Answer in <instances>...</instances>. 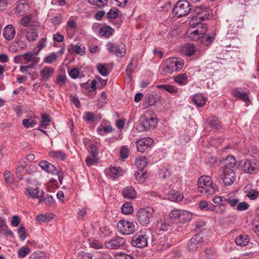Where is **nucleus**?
I'll use <instances>...</instances> for the list:
<instances>
[{
    "label": "nucleus",
    "instance_id": "45",
    "mask_svg": "<svg viewBox=\"0 0 259 259\" xmlns=\"http://www.w3.org/2000/svg\"><path fill=\"white\" fill-rule=\"evenodd\" d=\"M97 133L102 136L106 133H111L113 131V128L110 125L105 126L98 127L97 129Z\"/></svg>",
    "mask_w": 259,
    "mask_h": 259
},
{
    "label": "nucleus",
    "instance_id": "36",
    "mask_svg": "<svg viewBox=\"0 0 259 259\" xmlns=\"http://www.w3.org/2000/svg\"><path fill=\"white\" fill-rule=\"evenodd\" d=\"M113 31V29L111 27L105 26L100 29L99 33L103 36L109 37L112 35Z\"/></svg>",
    "mask_w": 259,
    "mask_h": 259
},
{
    "label": "nucleus",
    "instance_id": "56",
    "mask_svg": "<svg viewBox=\"0 0 259 259\" xmlns=\"http://www.w3.org/2000/svg\"><path fill=\"white\" fill-rule=\"evenodd\" d=\"M206 256L208 259H214L217 256V252L214 249L208 248L205 250Z\"/></svg>",
    "mask_w": 259,
    "mask_h": 259
},
{
    "label": "nucleus",
    "instance_id": "35",
    "mask_svg": "<svg viewBox=\"0 0 259 259\" xmlns=\"http://www.w3.org/2000/svg\"><path fill=\"white\" fill-rule=\"evenodd\" d=\"M215 37V33L212 32L211 34L203 35L200 38V41L204 46H208L210 44L213 40Z\"/></svg>",
    "mask_w": 259,
    "mask_h": 259
},
{
    "label": "nucleus",
    "instance_id": "3",
    "mask_svg": "<svg viewBox=\"0 0 259 259\" xmlns=\"http://www.w3.org/2000/svg\"><path fill=\"white\" fill-rule=\"evenodd\" d=\"M153 213L154 209L151 207L142 208L137 213V219L141 225L148 226L151 222Z\"/></svg>",
    "mask_w": 259,
    "mask_h": 259
},
{
    "label": "nucleus",
    "instance_id": "10",
    "mask_svg": "<svg viewBox=\"0 0 259 259\" xmlns=\"http://www.w3.org/2000/svg\"><path fill=\"white\" fill-rule=\"evenodd\" d=\"M203 243L202 237L199 234H196L190 240L188 244V248L190 251H195L201 248Z\"/></svg>",
    "mask_w": 259,
    "mask_h": 259
},
{
    "label": "nucleus",
    "instance_id": "19",
    "mask_svg": "<svg viewBox=\"0 0 259 259\" xmlns=\"http://www.w3.org/2000/svg\"><path fill=\"white\" fill-rule=\"evenodd\" d=\"M232 94L239 100H243L244 102H249L248 95L246 92L242 91L238 88L234 89L232 91Z\"/></svg>",
    "mask_w": 259,
    "mask_h": 259
},
{
    "label": "nucleus",
    "instance_id": "18",
    "mask_svg": "<svg viewBox=\"0 0 259 259\" xmlns=\"http://www.w3.org/2000/svg\"><path fill=\"white\" fill-rule=\"evenodd\" d=\"M192 102L198 107H203L206 101V98L200 93L192 95L191 97Z\"/></svg>",
    "mask_w": 259,
    "mask_h": 259
},
{
    "label": "nucleus",
    "instance_id": "20",
    "mask_svg": "<svg viewBox=\"0 0 259 259\" xmlns=\"http://www.w3.org/2000/svg\"><path fill=\"white\" fill-rule=\"evenodd\" d=\"M54 73V69L51 67H46L40 72L41 80L45 81L49 80Z\"/></svg>",
    "mask_w": 259,
    "mask_h": 259
},
{
    "label": "nucleus",
    "instance_id": "7",
    "mask_svg": "<svg viewBox=\"0 0 259 259\" xmlns=\"http://www.w3.org/2000/svg\"><path fill=\"white\" fill-rule=\"evenodd\" d=\"M241 169L246 174H255L259 169V162L253 159L246 160L241 166Z\"/></svg>",
    "mask_w": 259,
    "mask_h": 259
},
{
    "label": "nucleus",
    "instance_id": "50",
    "mask_svg": "<svg viewBox=\"0 0 259 259\" xmlns=\"http://www.w3.org/2000/svg\"><path fill=\"white\" fill-rule=\"evenodd\" d=\"M37 122L35 120L29 118V119H24L22 120V124L23 126L27 128L33 127L35 125H36Z\"/></svg>",
    "mask_w": 259,
    "mask_h": 259
},
{
    "label": "nucleus",
    "instance_id": "9",
    "mask_svg": "<svg viewBox=\"0 0 259 259\" xmlns=\"http://www.w3.org/2000/svg\"><path fill=\"white\" fill-rule=\"evenodd\" d=\"M106 47L110 53L115 55L118 57H123L125 54V50L123 47L117 45L113 42H108L106 45Z\"/></svg>",
    "mask_w": 259,
    "mask_h": 259
},
{
    "label": "nucleus",
    "instance_id": "28",
    "mask_svg": "<svg viewBox=\"0 0 259 259\" xmlns=\"http://www.w3.org/2000/svg\"><path fill=\"white\" fill-rule=\"evenodd\" d=\"M182 51L184 55L191 56L195 53L196 48L193 44H187L182 47Z\"/></svg>",
    "mask_w": 259,
    "mask_h": 259
},
{
    "label": "nucleus",
    "instance_id": "39",
    "mask_svg": "<svg viewBox=\"0 0 259 259\" xmlns=\"http://www.w3.org/2000/svg\"><path fill=\"white\" fill-rule=\"evenodd\" d=\"M208 123L210 126L215 130H219L222 128L221 123L217 117H211L208 120Z\"/></svg>",
    "mask_w": 259,
    "mask_h": 259
},
{
    "label": "nucleus",
    "instance_id": "11",
    "mask_svg": "<svg viewBox=\"0 0 259 259\" xmlns=\"http://www.w3.org/2000/svg\"><path fill=\"white\" fill-rule=\"evenodd\" d=\"M140 121V125L141 127H143V130L153 129L157 124V119L153 117L148 118L143 116L141 117Z\"/></svg>",
    "mask_w": 259,
    "mask_h": 259
},
{
    "label": "nucleus",
    "instance_id": "25",
    "mask_svg": "<svg viewBox=\"0 0 259 259\" xmlns=\"http://www.w3.org/2000/svg\"><path fill=\"white\" fill-rule=\"evenodd\" d=\"M29 9V5L23 0H20L17 5L16 11L18 13L23 15Z\"/></svg>",
    "mask_w": 259,
    "mask_h": 259
},
{
    "label": "nucleus",
    "instance_id": "57",
    "mask_svg": "<svg viewBox=\"0 0 259 259\" xmlns=\"http://www.w3.org/2000/svg\"><path fill=\"white\" fill-rule=\"evenodd\" d=\"M89 2L91 5L101 8L106 5L108 0H89Z\"/></svg>",
    "mask_w": 259,
    "mask_h": 259
},
{
    "label": "nucleus",
    "instance_id": "31",
    "mask_svg": "<svg viewBox=\"0 0 259 259\" xmlns=\"http://www.w3.org/2000/svg\"><path fill=\"white\" fill-rule=\"evenodd\" d=\"M193 215V213L182 209V214H181V218L180 220V223L181 224H185L188 222H189L191 220L192 218V215Z\"/></svg>",
    "mask_w": 259,
    "mask_h": 259
},
{
    "label": "nucleus",
    "instance_id": "54",
    "mask_svg": "<svg viewBox=\"0 0 259 259\" xmlns=\"http://www.w3.org/2000/svg\"><path fill=\"white\" fill-rule=\"evenodd\" d=\"M168 225L164 221L158 222L156 225V231L158 232L166 231L168 230Z\"/></svg>",
    "mask_w": 259,
    "mask_h": 259
},
{
    "label": "nucleus",
    "instance_id": "32",
    "mask_svg": "<svg viewBox=\"0 0 259 259\" xmlns=\"http://www.w3.org/2000/svg\"><path fill=\"white\" fill-rule=\"evenodd\" d=\"M54 217L53 213L40 214L36 216L35 219L39 223L42 222H49Z\"/></svg>",
    "mask_w": 259,
    "mask_h": 259
},
{
    "label": "nucleus",
    "instance_id": "47",
    "mask_svg": "<svg viewBox=\"0 0 259 259\" xmlns=\"http://www.w3.org/2000/svg\"><path fill=\"white\" fill-rule=\"evenodd\" d=\"M227 196H228L215 197L212 199V201L216 204L224 206L227 202Z\"/></svg>",
    "mask_w": 259,
    "mask_h": 259
},
{
    "label": "nucleus",
    "instance_id": "21",
    "mask_svg": "<svg viewBox=\"0 0 259 259\" xmlns=\"http://www.w3.org/2000/svg\"><path fill=\"white\" fill-rule=\"evenodd\" d=\"M182 211V209H175L172 210L168 214L170 221L174 223H180Z\"/></svg>",
    "mask_w": 259,
    "mask_h": 259
},
{
    "label": "nucleus",
    "instance_id": "64",
    "mask_svg": "<svg viewBox=\"0 0 259 259\" xmlns=\"http://www.w3.org/2000/svg\"><path fill=\"white\" fill-rule=\"evenodd\" d=\"M249 205L245 201L239 202L237 205V210L239 211H244L248 209Z\"/></svg>",
    "mask_w": 259,
    "mask_h": 259
},
{
    "label": "nucleus",
    "instance_id": "22",
    "mask_svg": "<svg viewBox=\"0 0 259 259\" xmlns=\"http://www.w3.org/2000/svg\"><path fill=\"white\" fill-rule=\"evenodd\" d=\"M26 63L33 64L35 65L39 62V58L36 57L32 52H28L22 54Z\"/></svg>",
    "mask_w": 259,
    "mask_h": 259
},
{
    "label": "nucleus",
    "instance_id": "58",
    "mask_svg": "<svg viewBox=\"0 0 259 259\" xmlns=\"http://www.w3.org/2000/svg\"><path fill=\"white\" fill-rule=\"evenodd\" d=\"M4 179L7 184L11 185L13 182V176L9 170H5L4 173Z\"/></svg>",
    "mask_w": 259,
    "mask_h": 259
},
{
    "label": "nucleus",
    "instance_id": "51",
    "mask_svg": "<svg viewBox=\"0 0 259 259\" xmlns=\"http://www.w3.org/2000/svg\"><path fill=\"white\" fill-rule=\"evenodd\" d=\"M66 76L64 74H59L58 75L55 83L59 87L64 86L66 83Z\"/></svg>",
    "mask_w": 259,
    "mask_h": 259
},
{
    "label": "nucleus",
    "instance_id": "26",
    "mask_svg": "<svg viewBox=\"0 0 259 259\" xmlns=\"http://www.w3.org/2000/svg\"><path fill=\"white\" fill-rule=\"evenodd\" d=\"M123 197L127 199H134L136 196V192L131 186L124 188L122 193Z\"/></svg>",
    "mask_w": 259,
    "mask_h": 259
},
{
    "label": "nucleus",
    "instance_id": "4",
    "mask_svg": "<svg viewBox=\"0 0 259 259\" xmlns=\"http://www.w3.org/2000/svg\"><path fill=\"white\" fill-rule=\"evenodd\" d=\"M190 5L187 1H178L173 9V14L178 18L187 15L190 12Z\"/></svg>",
    "mask_w": 259,
    "mask_h": 259
},
{
    "label": "nucleus",
    "instance_id": "27",
    "mask_svg": "<svg viewBox=\"0 0 259 259\" xmlns=\"http://www.w3.org/2000/svg\"><path fill=\"white\" fill-rule=\"evenodd\" d=\"M236 244L240 246H244L249 242V238L248 235L240 234L235 238Z\"/></svg>",
    "mask_w": 259,
    "mask_h": 259
},
{
    "label": "nucleus",
    "instance_id": "61",
    "mask_svg": "<svg viewBox=\"0 0 259 259\" xmlns=\"http://www.w3.org/2000/svg\"><path fill=\"white\" fill-rule=\"evenodd\" d=\"M189 37L193 40H200L202 35L195 29L189 34Z\"/></svg>",
    "mask_w": 259,
    "mask_h": 259
},
{
    "label": "nucleus",
    "instance_id": "30",
    "mask_svg": "<svg viewBox=\"0 0 259 259\" xmlns=\"http://www.w3.org/2000/svg\"><path fill=\"white\" fill-rule=\"evenodd\" d=\"M27 191L29 195L33 198H39L42 197L44 193L43 191H41V193L39 192L38 188H27Z\"/></svg>",
    "mask_w": 259,
    "mask_h": 259
},
{
    "label": "nucleus",
    "instance_id": "41",
    "mask_svg": "<svg viewBox=\"0 0 259 259\" xmlns=\"http://www.w3.org/2000/svg\"><path fill=\"white\" fill-rule=\"evenodd\" d=\"M7 233L11 235H13L12 232L8 229V226L4 219L0 217V233Z\"/></svg>",
    "mask_w": 259,
    "mask_h": 259
},
{
    "label": "nucleus",
    "instance_id": "5",
    "mask_svg": "<svg viewBox=\"0 0 259 259\" xmlns=\"http://www.w3.org/2000/svg\"><path fill=\"white\" fill-rule=\"evenodd\" d=\"M195 12L196 15L193 17L190 21L189 24L190 26H195L196 25V21L198 20L202 21L206 20L209 16L210 10L205 7H198L196 8Z\"/></svg>",
    "mask_w": 259,
    "mask_h": 259
},
{
    "label": "nucleus",
    "instance_id": "17",
    "mask_svg": "<svg viewBox=\"0 0 259 259\" xmlns=\"http://www.w3.org/2000/svg\"><path fill=\"white\" fill-rule=\"evenodd\" d=\"M39 166L45 171L53 175L58 174V170L56 167L49 162L42 160L39 162Z\"/></svg>",
    "mask_w": 259,
    "mask_h": 259
},
{
    "label": "nucleus",
    "instance_id": "62",
    "mask_svg": "<svg viewBox=\"0 0 259 259\" xmlns=\"http://www.w3.org/2000/svg\"><path fill=\"white\" fill-rule=\"evenodd\" d=\"M129 153L128 149L126 146H123L120 149V155L122 159L127 158L128 157Z\"/></svg>",
    "mask_w": 259,
    "mask_h": 259
},
{
    "label": "nucleus",
    "instance_id": "49",
    "mask_svg": "<svg viewBox=\"0 0 259 259\" xmlns=\"http://www.w3.org/2000/svg\"><path fill=\"white\" fill-rule=\"evenodd\" d=\"M50 116L45 114H42L41 116V124L40 127L46 128L47 126L49 125L50 122Z\"/></svg>",
    "mask_w": 259,
    "mask_h": 259
},
{
    "label": "nucleus",
    "instance_id": "40",
    "mask_svg": "<svg viewBox=\"0 0 259 259\" xmlns=\"http://www.w3.org/2000/svg\"><path fill=\"white\" fill-rule=\"evenodd\" d=\"M175 81L181 85H185L188 83V77L186 74H181L175 77Z\"/></svg>",
    "mask_w": 259,
    "mask_h": 259
},
{
    "label": "nucleus",
    "instance_id": "34",
    "mask_svg": "<svg viewBox=\"0 0 259 259\" xmlns=\"http://www.w3.org/2000/svg\"><path fill=\"white\" fill-rule=\"evenodd\" d=\"M183 194L180 192L172 191L168 194V198L171 201L180 202L183 198Z\"/></svg>",
    "mask_w": 259,
    "mask_h": 259
},
{
    "label": "nucleus",
    "instance_id": "8",
    "mask_svg": "<svg viewBox=\"0 0 259 259\" xmlns=\"http://www.w3.org/2000/svg\"><path fill=\"white\" fill-rule=\"evenodd\" d=\"M148 243V237L146 234L137 233L133 237L131 244L135 247L142 248L146 246Z\"/></svg>",
    "mask_w": 259,
    "mask_h": 259
},
{
    "label": "nucleus",
    "instance_id": "1",
    "mask_svg": "<svg viewBox=\"0 0 259 259\" xmlns=\"http://www.w3.org/2000/svg\"><path fill=\"white\" fill-rule=\"evenodd\" d=\"M198 189L200 193L205 196L212 195L218 191L216 185L212 183L210 177L208 176H203L199 178Z\"/></svg>",
    "mask_w": 259,
    "mask_h": 259
},
{
    "label": "nucleus",
    "instance_id": "2",
    "mask_svg": "<svg viewBox=\"0 0 259 259\" xmlns=\"http://www.w3.org/2000/svg\"><path fill=\"white\" fill-rule=\"evenodd\" d=\"M184 65V60L178 57L170 58L165 60L161 66V70L164 75L172 74L182 69Z\"/></svg>",
    "mask_w": 259,
    "mask_h": 259
},
{
    "label": "nucleus",
    "instance_id": "23",
    "mask_svg": "<svg viewBox=\"0 0 259 259\" xmlns=\"http://www.w3.org/2000/svg\"><path fill=\"white\" fill-rule=\"evenodd\" d=\"M4 37L7 40H11L15 35V29L11 25L6 26L3 30Z\"/></svg>",
    "mask_w": 259,
    "mask_h": 259
},
{
    "label": "nucleus",
    "instance_id": "38",
    "mask_svg": "<svg viewBox=\"0 0 259 259\" xmlns=\"http://www.w3.org/2000/svg\"><path fill=\"white\" fill-rule=\"evenodd\" d=\"M33 64H29L26 65H21L20 67V71L23 73H26L29 75H32L34 71L32 70L34 69Z\"/></svg>",
    "mask_w": 259,
    "mask_h": 259
},
{
    "label": "nucleus",
    "instance_id": "24",
    "mask_svg": "<svg viewBox=\"0 0 259 259\" xmlns=\"http://www.w3.org/2000/svg\"><path fill=\"white\" fill-rule=\"evenodd\" d=\"M68 52L72 54L75 53L76 54L80 55H83L85 52V49L84 47H81V46L77 45H70L68 47Z\"/></svg>",
    "mask_w": 259,
    "mask_h": 259
},
{
    "label": "nucleus",
    "instance_id": "55",
    "mask_svg": "<svg viewBox=\"0 0 259 259\" xmlns=\"http://www.w3.org/2000/svg\"><path fill=\"white\" fill-rule=\"evenodd\" d=\"M58 56L55 52L52 53L51 54L47 56L44 58V62L47 64H51L56 61Z\"/></svg>",
    "mask_w": 259,
    "mask_h": 259
},
{
    "label": "nucleus",
    "instance_id": "43",
    "mask_svg": "<svg viewBox=\"0 0 259 259\" xmlns=\"http://www.w3.org/2000/svg\"><path fill=\"white\" fill-rule=\"evenodd\" d=\"M49 155L53 158H56L61 160L66 158V154L61 151H52L49 152Z\"/></svg>",
    "mask_w": 259,
    "mask_h": 259
},
{
    "label": "nucleus",
    "instance_id": "52",
    "mask_svg": "<svg viewBox=\"0 0 259 259\" xmlns=\"http://www.w3.org/2000/svg\"><path fill=\"white\" fill-rule=\"evenodd\" d=\"M97 70L98 72L103 76H107L109 72L108 71L107 67L104 64H99L97 66Z\"/></svg>",
    "mask_w": 259,
    "mask_h": 259
},
{
    "label": "nucleus",
    "instance_id": "44",
    "mask_svg": "<svg viewBox=\"0 0 259 259\" xmlns=\"http://www.w3.org/2000/svg\"><path fill=\"white\" fill-rule=\"evenodd\" d=\"M134 211L133 207L130 202L124 203L121 207V211L123 214H129Z\"/></svg>",
    "mask_w": 259,
    "mask_h": 259
},
{
    "label": "nucleus",
    "instance_id": "29",
    "mask_svg": "<svg viewBox=\"0 0 259 259\" xmlns=\"http://www.w3.org/2000/svg\"><path fill=\"white\" fill-rule=\"evenodd\" d=\"M134 58L131 59L126 69V75L127 77L130 79L132 78V74L137 67V62L136 61L135 63H134Z\"/></svg>",
    "mask_w": 259,
    "mask_h": 259
},
{
    "label": "nucleus",
    "instance_id": "15",
    "mask_svg": "<svg viewBox=\"0 0 259 259\" xmlns=\"http://www.w3.org/2000/svg\"><path fill=\"white\" fill-rule=\"evenodd\" d=\"M222 178L225 185H231L234 182L236 179L235 171L223 170Z\"/></svg>",
    "mask_w": 259,
    "mask_h": 259
},
{
    "label": "nucleus",
    "instance_id": "60",
    "mask_svg": "<svg viewBox=\"0 0 259 259\" xmlns=\"http://www.w3.org/2000/svg\"><path fill=\"white\" fill-rule=\"evenodd\" d=\"M19 238L21 241H24L26 239V230L24 226L21 225L18 230Z\"/></svg>",
    "mask_w": 259,
    "mask_h": 259
},
{
    "label": "nucleus",
    "instance_id": "48",
    "mask_svg": "<svg viewBox=\"0 0 259 259\" xmlns=\"http://www.w3.org/2000/svg\"><path fill=\"white\" fill-rule=\"evenodd\" d=\"M158 87L161 89H164V90L168 92L171 94H176L178 93V89L176 87L169 85V84H161L158 85Z\"/></svg>",
    "mask_w": 259,
    "mask_h": 259
},
{
    "label": "nucleus",
    "instance_id": "6",
    "mask_svg": "<svg viewBox=\"0 0 259 259\" xmlns=\"http://www.w3.org/2000/svg\"><path fill=\"white\" fill-rule=\"evenodd\" d=\"M117 229L121 234L128 235L135 231V226L133 222L123 220L118 222Z\"/></svg>",
    "mask_w": 259,
    "mask_h": 259
},
{
    "label": "nucleus",
    "instance_id": "46",
    "mask_svg": "<svg viewBox=\"0 0 259 259\" xmlns=\"http://www.w3.org/2000/svg\"><path fill=\"white\" fill-rule=\"evenodd\" d=\"M98 159L97 155L90 154L88 156L85 160V162L88 166H90L97 164L98 163Z\"/></svg>",
    "mask_w": 259,
    "mask_h": 259
},
{
    "label": "nucleus",
    "instance_id": "63",
    "mask_svg": "<svg viewBox=\"0 0 259 259\" xmlns=\"http://www.w3.org/2000/svg\"><path fill=\"white\" fill-rule=\"evenodd\" d=\"M62 17L60 15H58L52 18L51 21L54 26H58L62 22Z\"/></svg>",
    "mask_w": 259,
    "mask_h": 259
},
{
    "label": "nucleus",
    "instance_id": "59",
    "mask_svg": "<svg viewBox=\"0 0 259 259\" xmlns=\"http://www.w3.org/2000/svg\"><path fill=\"white\" fill-rule=\"evenodd\" d=\"M30 251V249L26 246L21 247L18 251V256L20 257H25Z\"/></svg>",
    "mask_w": 259,
    "mask_h": 259
},
{
    "label": "nucleus",
    "instance_id": "53",
    "mask_svg": "<svg viewBox=\"0 0 259 259\" xmlns=\"http://www.w3.org/2000/svg\"><path fill=\"white\" fill-rule=\"evenodd\" d=\"M159 177L163 180L168 179L170 176V173L167 167H162L160 169Z\"/></svg>",
    "mask_w": 259,
    "mask_h": 259
},
{
    "label": "nucleus",
    "instance_id": "16",
    "mask_svg": "<svg viewBox=\"0 0 259 259\" xmlns=\"http://www.w3.org/2000/svg\"><path fill=\"white\" fill-rule=\"evenodd\" d=\"M107 176L112 180H115L123 174V171L119 167L111 166L106 170Z\"/></svg>",
    "mask_w": 259,
    "mask_h": 259
},
{
    "label": "nucleus",
    "instance_id": "37",
    "mask_svg": "<svg viewBox=\"0 0 259 259\" xmlns=\"http://www.w3.org/2000/svg\"><path fill=\"white\" fill-rule=\"evenodd\" d=\"M195 25V26H191V27L193 28H197L196 30L198 31V33H200L202 36L204 35L207 30L206 25L198 21H196Z\"/></svg>",
    "mask_w": 259,
    "mask_h": 259
},
{
    "label": "nucleus",
    "instance_id": "12",
    "mask_svg": "<svg viewBox=\"0 0 259 259\" xmlns=\"http://www.w3.org/2000/svg\"><path fill=\"white\" fill-rule=\"evenodd\" d=\"M153 142L154 140L153 139L149 137L140 139L136 143L137 150L139 152L143 153L146 149L148 148L152 145Z\"/></svg>",
    "mask_w": 259,
    "mask_h": 259
},
{
    "label": "nucleus",
    "instance_id": "14",
    "mask_svg": "<svg viewBox=\"0 0 259 259\" xmlns=\"http://www.w3.org/2000/svg\"><path fill=\"white\" fill-rule=\"evenodd\" d=\"M125 244V240L122 237L116 236L110 241L105 243V246L109 249H116Z\"/></svg>",
    "mask_w": 259,
    "mask_h": 259
},
{
    "label": "nucleus",
    "instance_id": "42",
    "mask_svg": "<svg viewBox=\"0 0 259 259\" xmlns=\"http://www.w3.org/2000/svg\"><path fill=\"white\" fill-rule=\"evenodd\" d=\"M26 38L29 41H34L38 37L36 31L34 29H29L26 31Z\"/></svg>",
    "mask_w": 259,
    "mask_h": 259
},
{
    "label": "nucleus",
    "instance_id": "33",
    "mask_svg": "<svg viewBox=\"0 0 259 259\" xmlns=\"http://www.w3.org/2000/svg\"><path fill=\"white\" fill-rule=\"evenodd\" d=\"M147 164V160L146 157L140 156L135 160V165L139 170H143Z\"/></svg>",
    "mask_w": 259,
    "mask_h": 259
},
{
    "label": "nucleus",
    "instance_id": "13",
    "mask_svg": "<svg viewBox=\"0 0 259 259\" xmlns=\"http://www.w3.org/2000/svg\"><path fill=\"white\" fill-rule=\"evenodd\" d=\"M236 165V160L232 156H228L221 162L222 170L235 171Z\"/></svg>",
    "mask_w": 259,
    "mask_h": 259
}]
</instances>
